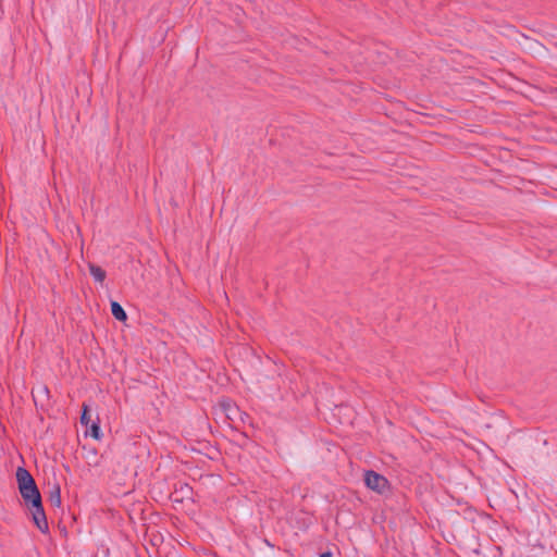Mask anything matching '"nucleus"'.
Masks as SVG:
<instances>
[{
    "label": "nucleus",
    "mask_w": 557,
    "mask_h": 557,
    "mask_svg": "<svg viewBox=\"0 0 557 557\" xmlns=\"http://www.w3.org/2000/svg\"><path fill=\"white\" fill-rule=\"evenodd\" d=\"M16 480L18 491L32 512L34 523L42 533L48 532L49 525L41 504L40 492L35 480L23 467L17 468Z\"/></svg>",
    "instance_id": "f257e3e1"
},
{
    "label": "nucleus",
    "mask_w": 557,
    "mask_h": 557,
    "mask_svg": "<svg viewBox=\"0 0 557 557\" xmlns=\"http://www.w3.org/2000/svg\"><path fill=\"white\" fill-rule=\"evenodd\" d=\"M364 482L369 488H371L375 492H379V493L384 492L388 484L387 480L383 475H381L374 471L366 472Z\"/></svg>",
    "instance_id": "f03ea898"
},
{
    "label": "nucleus",
    "mask_w": 557,
    "mask_h": 557,
    "mask_svg": "<svg viewBox=\"0 0 557 557\" xmlns=\"http://www.w3.org/2000/svg\"><path fill=\"white\" fill-rule=\"evenodd\" d=\"M48 500H49L51 506L57 507V508L61 507V505H62L61 487H60L59 484H54L51 487V490L49 492Z\"/></svg>",
    "instance_id": "7ed1b4c3"
},
{
    "label": "nucleus",
    "mask_w": 557,
    "mask_h": 557,
    "mask_svg": "<svg viewBox=\"0 0 557 557\" xmlns=\"http://www.w3.org/2000/svg\"><path fill=\"white\" fill-rule=\"evenodd\" d=\"M111 312L112 315L119 321H125L127 319L126 312L124 311L122 306L116 301L111 302Z\"/></svg>",
    "instance_id": "20e7f679"
},
{
    "label": "nucleus",
    "mask_w": 557,
    "mask_h": 557,
    "mask_svg": "<svg viewBox=\"0 0 557 557\" xmlns=\"http://www.w3.org/2000/svg\"><path fill=\"white\" fill-rule=\"evenodd\" d=\"M90 275L97 281L102 283L106 278V271L95 264H89Z\"/></svg>",
    "instance_id": "39448f33"
},
{
    "label": "nucleus",
    "mask_w": 557,
    "mask_h": 557,
    "mask_svg": "<svg viewBox=\"0 0 557 557\" xmlns=\"http://www.w3.org/2000/svg\"><path fill=\"white\" fill-rule=\"evenodd\" d=\"M221 406L230 420H233L236 413L238 412L237 407L231 404L230 401H222Z\"/></svg>",
    "instance_id": "423d86ee"
},
{
    "label": "nucleus",
    "mask_w": 557,
    "mask_h": 557,
    "mask_svg": "<svg viewBox=\"0 0 557 557\" xmlns=\"http://www.w3.org/2000/svg\"><path fill=\"white\" fill-rule=\"evenodd\" d=\"M88 410H89L88 405L83 404V412H82V416H81V423L83 425H88V423L90 421V417L88 416Z\"/></svg>",
    "instance_id": "0eeeda50"
},
{
    "label": "nucleus",
    "mask_w": 557,
    "mask_h": 557,
    "mask_svg": "<svg viewBox=\"0 0 557 557\" xmlns=\"http://www.w3.org/2000/svg\"><path fill=\"white\" fill-rule=\"evenodd\" d=\"M89 435L91 437H94L95 440H99L100 438V426H99V423L98 422H92L91 426H90V431H89Z\"/></svg>",
    "instance_id": "6e6552de"
},
{
    "label": "nucleus",
    "mask_w": 557,
    "mask_h": 557,
    "mask_svg": "<svg viewBox=\"0 0 557 557\" xmlns=\"http://www.w3.org/2000/svg\"><path fill=\"white\" fill-rule=\"evenodd\" d=\"M320 557H331V553H323Z\"/></svg>",
    "instance_id": "1a4fd4ad"
}]
</instances>
